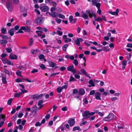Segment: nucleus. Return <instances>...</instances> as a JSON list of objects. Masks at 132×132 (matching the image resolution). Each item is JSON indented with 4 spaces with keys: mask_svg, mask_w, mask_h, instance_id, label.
<instances>
[{
    "mask_svg": "<svg viewBox=\"0 0 132 132\" xmlns=\"http://www.w3.org/2000/svg\"><path fill=\"white\" fill-rule=\"evenodd\" d=\"M6 7L9 11L11 12L13 10L12 3L11 0H8L6 2Z\"/></svg>",
    "mask_w": 132,
    "mask_h": 132,
    "instance_id": "f257e3e1",
    "label": "nucleus"
},
{
    "mask_svg": "<svg viewBox=\"0 0 132 132\" xmlns=\"http://www.w3.org/2000/svg\"><path fill=\"white\" fill-rule=\"evenodd\" d=\"M55 7H52L51 8L50 10L52 13H51L50 12H49L48 14L53 17L56 18L58 14L55 12H53V11L55 10Z\"/></svg>",
    "mask_w": 132,
    "mask_h": 132,
    "instance_id": "f03ea898",
    "label": "nucleus"
},
{
    "mask_svg": "<svg viewBox=\"0 0 132 132\" xmlns=\"http://www.w3.org/2000/svg\"><path fill=\"white\" fill-rule=\"evenodd\" d=\"M114 117V114L112 113H110L109 114L108 116L104 117L103 119L105 121H110Z\"/></svg>",
    "mask_w": 132,
    "mask_h": 132,
    "instance_id": "7ed1b4c3",
    "label": "nucleus"
},
{
    "mask_svg": "<svg viewBox=\"0 0 132 132\" xmlns=\"http://www.w3.org/2000/svg\"><path fill=\"white\" fill-rule=\"evenodd\" d=\"M67 69L68 71L71 72L73 74L76 73L77 72L76 69L74 68V67L73 65L69 66Z\"/></svg>",
    "mask_w": 132,
    "mask_h": 132,
    "instance_id": "20e7f679",
    "label": "nucleus"
},
{
    "mask_svg": "<svg viewBox=\"0 0 132 132\" xmlns=\"http://www.w3.org/2000/svg\"><path fill=\"white\" fill-rule=\"evenodd\" d=\"M101 95V93L99 92L95 93V96L96 99L97 100H101V98L100 97Z\"/></svg>",
    "mask_w": 132,
    "mask_h": 132,
    "instance_id": "39448f33",
    "label": "nucleus"
},
{
    "mask_svg": "<svg viewBox=\"0 0 132 132\" xmlns=\"http://www.w3.org/2000/svg\"><path fill=\"white\" fill-rule=\"evenodd\" d=\"M83 41V39L81 38H77L76 40H75V43L78 46L80 45V42H82Z\"/></svg>",
    "mask_w": 132,
    "mask_h": 132,
    "instance_id": "423d86ee",
    "label": "nucleus"
},
{
    "mask_svg": "<svg viewBox=\"0 0 132 132\" xmlns=\"http://www.w3.org/2000/svg\"><path fill=\"white\" fill-rule=\"evenodd\" d=\"M43 95V94H40L39 95H37V94L34 95H31L30 98L33 99H37L41 97Z\"/></svg>",
    "mask_w": 132,
    "mask_h": 132,
    "instance_id": "0eeeda50",
    "label": "nucleus"
},
{
    "mask_svg": "<svg viewBox=\"0 0 132 132\" xmlns=\"http://www.w3.org/2000/svg\"><path fill=\"white\" fill-rule=\"evenodd\" d=\"M21 28L22 30H24L26 32H29L30 31V28L27 26L21 27Z\"/></svg>",
    "mask_w": 132,
    "mask_h": 132,
    "instance_id": "6e6552de",
    "label": "nucleus"
},
{
    "mask_svg": "<svg viewBox=\"0 0 132 132\" xmlns=\"http://www.w3.org/2000/svg\"><path fill=\"white\" fill-rule=\"evenodd\" d=\"M40 9L42 11L46 12L48 10V7L47 6H45L40 7Z\"/></svg>",
    "mask_w": 132,
    "mask_h": 132,
    "instance_id": "1a4fd4ad",
    "label": "nucleus"
},
{
    "mask_svg": "<svg viewBox=\"0 0 132 132\" xmlns=\"http://www.w3.org/2000/svg\"><path fill=\"white\" fill-rule=\"evenodd\" d=\"M68 123L70 124V125L71 126H73L75 123V121L74 119H70L69 120Z\"/></svg>",
    "mask_w": 132,
    "mask_h": 132,
    "instance_id": "9d476101",
    "label": "nucleus"
},
{
    "mask_svg": "<svg viewBox=\"0 0 132 132\" xmlns=\"http://www.w3.org/2000/svg\"><path fill=\"white\" fill-rule=\"evenodd\" d=\"M82 116L83 117H90L89 112L88 111H86L82 113Z\"/></svg>",
    "mask_w": 132,
    "mask_h": 132,
    "instance_id": "9b49d317",
    "label": "nucleus"
},
{
    "mask_svg": "<svg viewBox=\"0 0 132 132\" xmlns=\"http://www.w3.org/2000/svg\"><path fill=\"white\" fill-rule=\"evenodd\" d=\"M37 107H32L31 110V112L32 113V115L34 116L36 114L37 112Z\"/></svg>",
    "mask_w": 132,
    "mask_h": 132,
    "instance_id": "f8f14e48",
    "label": "nucleus"
},
{
    "mask_svg": "<svg viewBox=\"0 0 132 132\" xmlns=\"http://www.w3.org/2000/svg\"><path fill=\"white\" fill-rule=\"evenodd\" d=\"M119 10L118 9H117L115 11H110L109 13L110 14L113 15H118V13L119 12Z\"/></svg>",
    "mask_w": 132,
    "mask_h": 132,
    "instance_id": "ddd939ff",
    "label": "nucleus"
},
{
    "mask_svg": "<svg viewBox=\"0 0 132 132\" xmlns=\"http://www.w3.org/2000/svg\"><path fill=\"white\" fill-rule=\"evenodd\" d=\"M6 75H3V74L2 75V81L3 84H5L7 83L6 80Z\"/></svg>",
    "mask_w": 132,
    "mask_h": 132,
    "instance_id": "4468645a",
    "label": "nucleus"
},
{
    "mask_svg": "<svg viewBox=\"0 0 132 132\" xmlns=\"http://www.w3.org/2000/svg\"><path fill=\"white\" fill-rule=\"evenodd\" d=\"M15 31L14 29V28H12L10 29V30L8 31V32L10 34L11 36H13L14 33Z\"/></svg>",
    "mask_w": 132,
    "mask_h": 132,
    "instance_id": "2eb2a0df",
    "label": "nucleus"
},
{
    "mask_svg": "<svg viewBox=\"0 0 132 132\" xmlns=\"http://www.w3.org/2000/svg\"><path fill=\"white\" fill-rule=\"evenodd\" d=\"M85 91L84 89L83 88H81L79 89V95H83L85 94Z\"/></svg>",
    "mask_w": 132,
    "mask_h": 132,
    "instance_id": "dca6fc26",
    "label": "nucleus"
},
{
    "mask_svg": "<svg viewBox=\"0 0 132 132\" xmlns=\"http://www.w3.org/2000/svg\"><path fill=\"white\" fill-rule=\"evenodd\" d=\"M48 62L50 67L54 68L55 66V65H56V64L55 63H54L51 61H48Z\"/></svg>",
    "mask_w": 132,
    "mask_h": 132,
    "instance_id": "f3484780",
    "label": "nucleus"
},
{
    "mask_svg": "<svg viewBox=\"0 0 132 132\" xmlns=\"http://www.w3.org/2000/svg\"><path fill=\"white\" fill-rule=\"evenodd\" d=\"M38 50L36 49L35 50L34 49H32L31 50V53L33 55H36L38 52Z\"/></svg>",
    "mask_w": 132,
    "mask_h": 132,
    "instance_id": "a211bd4d",
    "label": "nucleus"
},
{
    "mask_svg": "<svg viewBox=\"0 0 132 132\" xmlns=\"http://www.w3.org/2000/svg\"><path fill=\"white\" fill-rule=\"evenodd\" d=\"M10 58L11 59H17V56L16 55L11 54L9 55Z\"/></svg>",
    "mask_w": 132,
    "mask_h": 132,
    "instance_id": "6ab92c4d",
    "label": "nucleus"
},
{
    "mask_svg": "<svg viewBox=\"0 0 132 132\" xmlns=\"http://www.w3.org/2000/svg\"><path fill=\"white\" fill-rule=\"evenodd\" d=\"M7 42V40L4 39H2L0 41L1 44L4 46L6 45Z\"/></svg>",
    "mask_w": 132,
    "mask_h": 132,
    "instance_id": "aec40b11",
    "label": "nucleus"
},
{
    "mask_svg": "<svg viewBox=\"0 0 132 132\" xmlns=\"http://www.w3.org/2000/svg\"><path fill=\"white\" fill-rule=\"evenodd\" d=\"M81 17L85 19H87L88 18V15L85 13H83Z\"/></svg>",
    "mask_w": 132,
    "mask_h": 132,
    "instance_id": "412c9836",
    "label": "nucleus"
},
{
    "mask_svg": "<svg viewBox=\"0 0 132 132\" xmlns=\"http://www.w3.org/2000/svg\"><path fill=\"white\" fill-rule=\"evenodd\" d=\"M1 33L3 34H6L7 33V30L6 28H2L1 29Z\"/></svg>",
    "mask_w": 132,
    "mask_h": 132,
    "instance_id": "4be33fe9",
    "label": "nucleus"
},
{
    "mask_svg": "<svg viewBox=\"0 0 132 132\" xmlns=\"http://www.w3.org/2000/svg\"><path fill=\"white\" fill-rule=\"evenodd\" d=\"M37 23L39 24H41L42 23V19L41 18H38L37 19Z\"/></svg>",
    "mask_w": 132,
    "mask_h": 132,
    "instance_id": "5701e85b",
    "label": "nucleus"
},
{
    "mask_svg": "<svg viewBox=\"0 0 132 132\" xmlns=\"http://www.w3.org/2000/svg\"><path fill=\"white\" fill-rule=\"evenodd\" d=\"M22 94V93L21 92H20L18 93H15L14 95V97H19Z\"/></svg>",
    "mask_w": 132,
    "mask_h": 132,
    "instance_id": "b1692460",
    "label": "nucleus"
},
{
    "mask_svg": "<svg viewBox=\"0 0 132 132\" xmlns=\"http://www.w3.org/2000/svg\"><path fill=\"white\" fill-rule=\"evenodd\" d=\"M68 46V45L67 44H65L62 46L63 50L64 51H66V48Z\"/></svg>",
    "mask_w": 132,
    "mask_h": 132,
    "instance_id": "393cba45",
    "label": "nucleus"
},
{
    "mask_svg": "<svg viewBox=\"0 0 132 132\" xmlns=\"http://www.w3.org/2000/svg\"><path fill=\"white\" fill-rule=\"evenodd\" d=\"M89 84L92 85V87H94L95 86V85L94 84L93 80L92 79L90 80L89 81Z\"/></svg>",
    "mask_w": 132,
    "mask_h": 132,
    "instance_id": "a878e982",
    "label": "nucleus"
},
{
    "mask_svg": "<svg viewBox=\"0 0 132 132\" xmlns=\"http://www.w3.org/2000/svg\"><path fill=\"white\" fill-rule=\"evenodd\" d=\"M78 61L77 59L74 60L72 62V63L75 64V66H77L78 64Z\"/></svg>",
    "mask_w": 132,
    "mask_h": 132,
    "instance_id": "bb28decb",
    "label": "nucleus"
},
{
    "mask_svg": "<svg viewBox=\"0 0 132 132\" xmlns=\"http://www.w3.org/2000/svg\"><path fill=\"white\" fill-rule=\"evenodd\" d=\"M16 74L17 76L22 77V75H21V72L19 70H17L16 72Z\"/></svg>",
    "mask_w": 132,
    "mask_h": 132,
    "instance_id": "cd10ccee",
    "label": "nucleus"
},
{
    "mask_svg": "<svg viewBox=\"0 0 132 132\" xmlns=\"http://www.w3.org/2000/svg\"><path fill=\"white\" fill-rule=\"evenodd\" d=\"M80 71L83 74L85 75H87V72L84 69H82L80 70Z\"/></svg>",
    "mask_w": 132,
    "mask_h": 132,
    "instance_id": "c85d7f7f",
    "label": "nucleus"
},
{
    "mask_svg": "<svg viewBox=\"0 0 132 132\" xmlns=\"http://www.w3.org/2000/svg\"><path fill=\"white\" fill-rule=\"evenodd\" d=\"M56 33L60 36H61L63 34L62 32L60 30H57L56 32Z\"/></svg>",
    "mask_w": 132,
    "mask_h": 132,
    "instance_id": "c756f323",
    "label": "nucleus"
},
{
    "mask_svg": "<svg viewBox=\"0 0 132 132\" xmlns=\"http://www.w3.org/2000/svg\"><path fill=\"white\" fill-rule=\"evenodd\" d=\"M94 20L95 21H100L101 22L102 21V19L99 16L97 18L95 19Z\"/></svg>",
    "mask_w": 132,
    "mask_h": 132,
    "instance_id": "7c9ffc66",
    "label": "nucleus"
},
{
    "mask_svg": "<svg viewBox=\"0 0 132 132\" xmlns=\"http://www.w3.org/2000/svg\"><path fill=\"white\" fill-rule=\"evenodd\" d=\"M62 89L61 87H59L57 88V92L58 93H61L62 90Z\"/></svg>",
    "mask_w": 132,
    "mask_h": 132,
    "instance_id": "2f4dec72",
    "label": "nucleus"
},
{
    "mask_svg": "<svg viewBox=\"0 0 132 132\" xmlns=\"http://www.w3.org/2000/svg\"><path fill=\"white\" fill-rule=\"evenodd\" d=\"M12 101L13 99L12 98L10 99L7 101V104L9 105H11Z\"/></svg>",
    "mask_w": 132,
    "mask_h": 132,
    "instance_id": "473e14b6",
    "label": "nucleus"
},
{
    "mask_svg": "<svg viewBox=\"0 0 132 132\" xmlns=\"http://www.w3.org/2000/svg\"><path fill=\"white\" fill-rule=\"evenodd\" d=\"M58 16L59 18L62 19H64L65 18V16L64 15L61 14H59Z\"/></svg>",
    "mask_w": 132,
    "mask_h": 132,
    "instance_id": "72a5a7b5",
    "label": "nucleus"
},
{
    "mask_svg": "<svg viewBox=\"0 0 132 132\" xmlns=\"http://www.w3.org/2000/svg\"><path fill=\"white\" fill-rule=\"evenodd\" d=\"M76 79L72 76H70V78L69 80V81L71 82L72 81H75Z\"/></svg>",
    "mask_w": 132,
    "mask_h": 132,
    "instance_id": "f704fd0d",
    "label": "nucleus"
},
{
    "mask_svg": "<svg viewBox=\"0 0 132 132\" xmlns=\"http://www.w3.org/2000/svg\"><path fill=\"white\" fill-rule=\"evenodd\" d=\"M69 20L70 21V22L71 23L72 22L73 20V16L72 15H70L69 18Z\"/></svg>",
    "mask_w": 132,
    "mask_h": 132,
    "instance_id": "c9c22d12",
    "label": "nucleus"
},
{
    "mask_svg": "<svg viewBox=\"0 0 132 132\" xmlns=\"http://www.w3.org/2000/svg\"><path fill=\"white\" fill-rule=\"evenodd\" d=\"M94 6H96V7L97 8V9H100V7L101 4L99 3H96V4L95 5H94Z\"/></svg>",
    "mask_w": 132,
    "mask_h": 132,
    "instance_id": "e433bc0d",
    "label": "nucleus"
},
{
    "mask_svg": "<svg viewBox=\"0 0 132 132\" xmlns=\"http://www.w3.org/2000/svg\"><path fill=\"white\" fill-rule=\"evenodd\" d=\"M34 42V40L32 38H31L30 39L29 46H31L33 44Z\"/></svg>",
    "mask_w": 132,
    "mask_h": 132,
    "instance_id": "4c0bfd02",
    "label": "nucleus"
},
{
    "mask_svg": "<svg viewBox=\"0 0 132 132\" xmlns=\"http://www.w3.org/2000/svg\"><path fill=\"white\" fill-rule=\"evenodd\" d=\"M71 38H67L65 40L64 42L65 43H67L71 42Z\"/></svg>",
    "mask_w": 132,
    "mask_h": 132,
    "instance_id": "58836bf2",
    "label": "nucleus"
},
{
    "mask_svg": "<svg viewBox=\"0 0 132 132\" xmlns=\"http://www.w3.org/2000/svg\"><path fill=\"white\" fill-rule=\"evenodd\" d=\"M127 62L126 60H123L122 61V64L123 65H126L127 64Z\"/></svg>",
    "mask_w": 132,
    "mask_h": 132,
    "instance_id": "ea45409f",
    "label": "nucleus"
},
{
    "mask_svg": "<svg viewBox=\"0 0 132 132\" xmlns=\"http://www.w3.org/2000/svg\"><path fill=\"white\" fill-rule=\"evenodd\" d=\"M40 67L43 70H45L46 68V67L45 65L43 64H41L40 66Z\"/></svg>",
    "mask_w": 132,
    "mask_h": 132,
    "instance_id": "a19ab883",
    "label": "nucleus"
},
{
    "mask_svg": "<svg viewBox=\"0 0 132 132\" xmlns=\"http://www.w3.org/2000/svg\"><path fill=\"white\" fill-rule=\"evenodd\" d=\"M7 52L8 53H11L12 51L11 48L10 47L7 48H6Z\"/></svg>",
    "mask_w": 132,
    "mask_h": 132,
    "instance_id": "79ce46f5",
    "label": "nucleus"
},
{
    "mask_svg": "<svg viewBox=\"0 0 132 132\" xmlns=\"http://www.w3.org/2000/svg\"><path fill=\"white\" fill-rule=\"evenodd\" d=\"M3 62L4 64H6L7 63V59L5 58H3L2 59Z\"/></svg>",
    "mask_w": 132,
    "mask_h": 132,
    "instance_id": "37998d69",
    "label": "nucleus"
},
{
    "mask_svg": "<svg viewBox=\"0 0 132 132\" xmlns=\"http://www.w3.org/2000/svg\"><path fill=\"white\" fill-rule=\"evenodd\" d=\"M80 129L79 127H74L73 129V131H75L76 130H79Z\"/></svg>",
    "mask_w": 132,
    "mask_h": 132,
    "instance_id": "c03bdc74",
    "label": "nucleus"
},
{
    "mask_svg": "<svg viewBox=\"0 0 132 132\" xmlns=\"http://www.w3.org/2000/svg\"><path fill=\"white\" fill-rule=\"evenodd\" d=\"M84 102L83 103V105H84L85 104H87L88 103V101L87 100V99L86 98H85L84 100Z\"/></svg>",
    "mask_w": 132,
    "mask_h": 132,
    "instance_id": "a18cd8bd",
    "label": "nucleus"
},
{
    "mask_svg": "<svg viewBox=\"0 0 132 132\" xmlns=\"http://www.w3.org/2000/svg\"><path fill=\"white\" fill-rule=\"evenodd\" d=\"M95 90H93L90 92L89 94L90 95H94V94H95Z\"/></svg>",
    "mask_w": 132,
    "mask_h": 132,
    "instance_id": "49530a36",
    "label": "nucleus"
},
{
    "mask_svg": "<svg viewBox=\"0 0 132 132\" xmlns=\"http://www.w3.org/2000/svg\"><path fill=\"white\" fill-rule=\"evenodd\" d=\"M118 99V98L117 97L115 96L112 97L111 98V100L112 101H114L116 100H117Z\"/></svg>",
    "mask_w": 132,
    "mask_h": 132,
    "instance_id": "de8ad7c7",
    "label": "nucleus"
},
{
    "mask_svg": "<svg viewBox=\"0 0 132 132\" xmlns=\"http://www.w3.org/2000/svg\"><path fill=\"white\" fill-rule=\"evenodd\" d=\"M6 63L9 65H13V64L10 61L8 60H7Z\"/></svg>",
    "mask_w": 132,
    "mask_h": 132,
    "instance_id": "09e8293b",
    "label": "nucleus"
},
{
    "mask_svg": "<svg viewBox=\"0 0 132 132\" xmlns=\"http://www.w3.org/2000/svg\"><path fill=\"white\" fill-rule=\"evenodd\" d=\"M0 36L2 37L3 39H6L8 37L6 35H3L0 34Z\"/></svg>",
    "mask_w": 132,
    "mask_h": 132,
    "instance_id": "8fccbe9b",
    "label": "nucleus"
},
{
    "mask_svg": "<svg viewBox=\"0 0 132 132\" xmlns=\"http://www.w3.org/2000/svg\"><path fill=\"white\" fill-rule=\"evenodd\" d=\"M4 71L8 75H10V72L9 71L6 69H4Z\"/></svg>",
    "mask_w": 132,
    "mask_h": 132,
    "instance_id": "3c124183",
    "label": "nucleus"
},
{
    "mask_svg": "<svg viewBox=\"0 0 132 132\" xmlns=\"http://www.w3.org/2000/svg\"><path fill=\"white\" fill-rule=\"evenodd\" d=\"M45 56L43 54H42L40 55L39 56V58L40 59H43L44 58Z\"/></svg>",
    "mask_w": 132,
    "mask_h": 132,
    "instance_id": "603ef678",
    "label": "nucleus"
},
{
    "mask_svg": "<svg viewBox=\"0 0 132 132\" xmlns=\"http://www.w3.org/2000/svg\"><path fill=\"white\" fill-rule=\"evenodd\" d=\"M31 21L30 20H28L26 22V24L27 25H30L31 24Z\"/></svg>",
    "mask_w": 132,
    "mask_h": 132,
    "instance_id": "864d4df0",
    "label": "nucleus"
},
{
    "mask_svg": "<svg viewBox=\"0 0 132 132\" xmlns=\"http://www.w3.org/2000/svg\"><path fill=\"white\" fill-rule=\"evenodd\" d=\"M66 69V68L65 67L62 66L61 67L60 70L61 71H63L65 70Z\"/></svg>",
    "mask_w": 132,
    "mask_h": 132,
    "instance_id": "5fc2aeb1",
    "label": "nucleus"
},
{
    "mask_svg": "<svg viewBox=\"0 0 132 132\" xmlns=\"http://www.w3.org/2000/svg\"><path fill=\"white\" fill-rule=\"evenodd\" d=\"M61 110L62 111H67L68 110L67 107L66 106H64L61 109Z\"/></svg>",
    "mask_w": 132,
    "mask_h": 132,
    "instance_id": "6e6d98bb",
    "label": "nucleus"
},
{
    "mask_svg": "<svg viewBox=\"0 0 132 132\" xmlns=\"http://www.w3.org/2000/svg\"><path fill=\"white\" fill-rule=\"evenodd\" d=\"M22 29H21V27H20V29H19V30L16 32L17 34L21 33H23V31H22Z\"/></svg>",
    "mask_w": 132,
    "mask_h": 132,
    "instance_id": "4d7b16f0",
    "label": "nucleus"
},
{
    "mask_svg": "<svg viewBox=\"0 0 132 132\" xmlns=\"http://www.w3.org/2000/svg\"><path fill=\"white\" fill-rule=\"evenodd\" d=\"M75 77L77 79H79L80 78V76L78 74H76L74 75Z\"/></svg>",
    "mask_w": 132,
    "mask_h": 132,
    "instance_id": "13d9d810",
    "label": "nucleus"
},
{
    "mask_svg": "<svg viewBox=\"0 0 132 132\" xmlns=\"http://www.w3.org/2000/svg\"><path fill=\"white\" fill-rule=\"evenodd\" d=\"M55 20L57 23H60L61 22V19L58 18L56 19Z\"/></svg>",
    "mask_w": 132,
    "mask_h": 132,
    "instance_id": "bf43d9fd",
    "label": "nucleus"
},
{
    "mask_svg": "<svg viewBox=\"0 0 132 132\" xmlns=\"http://www.w3.org/2000/svg\"><path fill=\"white\" fill-rule=\"evenodd\" d=\"M18 68L22 70H25V67L22 65H20L19 67Z\"/></svg>",
    "mask_w": 132,
    "mask_h": 132,
    "instance_id": "052dcab7",
    "label": "nucleus"
},
{
    "mask_svg": "<svg viewBox=\"0 0 132 132\" xmlns=\"http://www.w3.org/2000/svg\"><path fill=\"white\" fill-rule=\"evenodd\" d=\"M38 70L37 69H33L31 71V72L32 73H35L38 72Z\"/></svg>",
    "mask_w": 132,
    "mask_h": 132,
    "instance_id": "680f3d73",
    "label": "nucleus"
},
{
    "mask_svg": "<svg viewBox=\"0 0 132 132\" xmlns=\"http://www.w3.org/2000/svg\"><path fill=\"white\" fill-rule=\"evenodd\" d=\"M41 125H42V124L41 123H40V122H36V123H35V126H41Z\"/></svg>",
    "mask_w": 132,
    "mask_h": 132,
    "instance_id": "e2e57ef3",
    "label": "nucleus"
},
{
    "mask_svg": "<svg viewBox=\"0 0 132 132\" xmlns=\"http://www.w3.org/2000/svg\"><path fill=\"white\" fill-rule=\"evenodd\" d=\"M43 101L42 100H41L39 101L38 104V106L42 105V104L43 103Z\"/></svg>",
    "mask_w": 132,
    "mask_h": 132,
    "instance_id": "0e129e2a",
    "label": "nucleus"
},
{
    "mask_svg": "<svg viewBox=\"0 0 132 132\" xmlns=\"http://www.w3.org/2000/svg\"><path fill=\"white\" fill-rule=\"evenodd\" d=\"M14 4H17L19 3V0H13Z\"/></svg>",
    "mask_w": 132,
    "mask_h": 132,
    "instance_id": "69168bd1",
    "label": "nucleus"
},
{
    "mask_svg": "<svg viewBox=\"0 0 132 132\" xmlns=\"http://www.w3.org/2000/svg\"><path fill=\"white\" fill-rule=\"evenodd\" d=\"M19 26L18 25L15 26L14 27V30H19Z\"/></svg>",
    "mask_w": 132,
    "mask_h": 132,
    "instance_id": "338daca9",
    "label": "nucleus"
},
{
    "mask_svg": "<svg viewBox=\"0 0 132 132\" xmlns=\"http://www.w3.org/2000/svg\"><path fill=\"white\" fill-rule=\"evenodd\" d=\"M72 92L73 94H76L78 92V90L77 89H74L73 90Z\"/></svg>",
    "mask_w": 132,
    "mask_h": 132,
    "instance_id": "774afa93",
    "label": "nucleus"
}]
</instances>
